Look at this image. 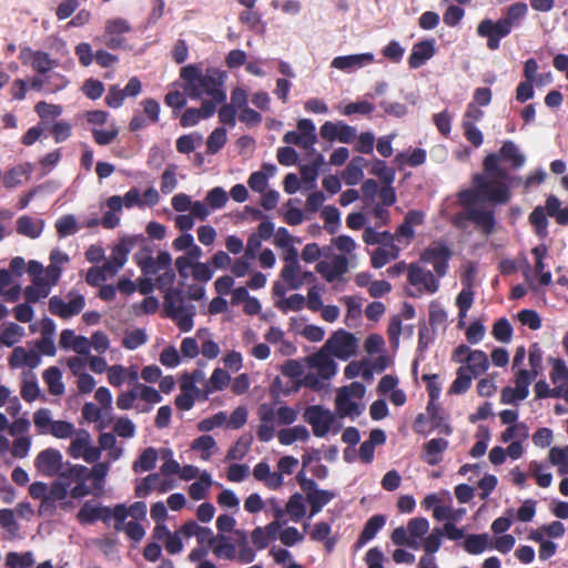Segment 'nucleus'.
<instances>
[{
	"instance_id": "obj_23",
	"label": "nucleus",
	"mask_w": 568,
	"mask_h": 568,
	"mask_svg": "<svg viewBox=\"0 0 568 568\" xmlns=\"http://www.w3.org/2000/svg\"><path fill=\"white\" fill-rule=\"evenodd\" d=\"M463 283L464 287L459 295L456 296V306L459 308V325L464 324V318L466 317L468 310L471 308L475 296L471 280L467 277Z\"/></svg>"
},
{
	"instance_id": "obj_18",
	"label": "nucleus",
	"mask_w": 568,
	"mask_h": 568,
	"mask_svg": "<svg viewBox=\"0 0 568 568\" xmlns=\"http://www.w3.org/2000/svg\"><path fill=\"white\" fill-rule=\"evenodd\" d=\"M435 54V43L433 40H424L413 45L408 64L410 69H419Z\"/></svg>"
},
{
	"instance_id": "obj_2",
	"label": "nucleus",
	"mask_w": 568,
	"mask_h": 568,
	"mask_svg": "<svg viewBox=\"0 0 568 568\" xmlns=\"http://www.w3.org/2000/svg\"><path fill=\"white\" fill-rule=\"evenodd\" d=\"M459 202L467 212L470 207H477L476 202H489L496 205H505L511 199L510 189L506 183L498 182L486 173H477L473 178V187L459 192Z\"/></svg>"
},
{
	"instance_id": "obj_28",
	"label": "nucleus",
	"mask_w": 568,
	"mask_h": 568,
	"mask_svg": "<svg viewBox=\"0 0 568 568\" xmlns=\"http://www.w3.org/2000/svg\"><path fill=\"white\" fill-rule=\"evenodd\" d=\"M385 524H386L385 516L375 515V516L368 518L362 534H359V536H358L357 545L363 546L367 541L375 538L378 530H381L385 526Z\"/></svg>"
},
{
	"instance_id": "obj_52",
	"label": "nucleus",
	"mask_w": 568,
	"mask_h": 568,
	"mask_svg": "<svg viewBox=\"0 0 568 568\" xmlns=\"http://www.w3.org/2000/svg\"><path fill=\"white\" fill-rule=\"evenodd\" d=\"M90 435L88 430L77 433V437L71 442L69 453L74 458H81L85 449L90 446Z\"/></svg>"
},
{
	"instance_id": "obj_33",
	"label": "nucleus",
	"mask_w": 568,
	"mask_h": 568,
	"mask_svg": "<svg viewBox=\"0 0 568 568\" xmlns=\"http://www.w3.org/2000/svg\"><path fill=\"white\" fill-rule=\"evenodd\" d=\"M465 368H468V372L474 374V376H478L485 374L488 368V357L487 354L483 351H474L473 354L466 357Z\"/></svg>"
},
{
	"instance_id": "obj_35",
	"label": "nucleus",
	"mask_w": 568,
	"mask_h": 568,
	"mask_svg": "<svg viewBox=\"0 0 568 568\" xmlns=\"http://www.w3.org/2000/svg\"><path fill=\"white\" fill-rule=\"evenodd\" d=\"M422 379L426 383V392L429 395L428 405H426V410L432 414V410L435 409V402L440 396L442 385L437 382L436 374H424Z\"/></svg>"
},
{
	"instance_id": "obj_42",
	"label": "nucleus",
	"mask_w": 568,
	"mask_h": 568,
	"mask_svg": "<svg viewBox=\"0 0 568 568\" xmlns=\"http://www.w3.org/2000/svg\"><path fill=\"white\" fill-rule=\"evenodd\" d=\"M390 540L396 546H406L410 549H419V541L412 538L407 528L398 527L393 529Z\"/></svg>"
},
{
	"instance_id": "obj_31",
	"label": "nucleus",
	"mask_w": 568,
	"mask_h": 568,
	"mask_svg": "<svg viewBox=\"0 0 568 568\" xmlns=\"http://www.w3.org/2000/svg\"><path fill=\"white\" fill-rule=\"evenodd\" d=\"M548 214L545 213L544 206H537L532 209L529 214V223L534 229L536 235L544 237L548 235Z\"/></svg>"
},
{
	"instance_id": "obj_40",
	"label": "nucleus",
	"mask_w": 568,
	"mask_h": 568,
	"mask_svg": "<svg viewBox=\"0 0 568 568\" xmlns=\"http://www.w3.org/2000/svg\"><path fill=\"white\" fill-rule=\"evenodd\" d=\"M17 232L22 236L36 239L41 235L42 226L36 224L32 217L23 215L17 221Z\"/></svg>"
},
{
	"instance_id": "obj_37",
	"label": "nucleus",
	"mask_w": 568,
	"mask_h": 568,
	"mask_svg": "<svg viewBox=\"0 0 568 568\" xmlns=\"http://www.w3.org/2000/svg\"><path fill=\"white\" fill-rule=\"evenodd\" d=\"M474 374L462 366L457 369L456 378L450 386L452 394H464L471 387Z\"/></svg>"
},
{
	"instance_id": "obj_29",
	"label": "nucleus",
	"mask_w": 568,
	"mask_h": 568,
	"mask_svg": "<svg viewBox=\"0 0 568 568\" xmlns=\"http://www.w3.org/2000/svg\"><path fill=\"white\" fill-rule=\"evenodd\" d=\"M278 442L282 445H291L297 440L306 442L310 439V430L303 425H297L292 428H284L278 430Z\"/></svg>"
},
{
	"instance_id": "obj_15",
	"label": "nucleus",
	"mask_w": 568,
	"mask_h": 568,
	"mask_svg": "<svg viewBox=\"0 0 568 568\" xmlns=\"http://www.w3.org/2000/svg\"><path fill=\"white\" fill-rule=\"evenodd\" d=\"M347 266L345 255H335L332 263L326 261L317 262L315 271L320 273L326 282L333 283L338 276L347 272Z\"/></svg>"
},
{
	"instance_id": "obj_24",
	"label": "nucleus",
	"mask_w": 568,
	"mask_h": 568,
	"mask_svg": "<svg viewBox=\"0 0 568 568\" xmlns=\"http://www.w3.org/2000/svg\"><path fill=\"white\" fill-rule=\"evenodd\" d=\"M51 286L47 278L32 280V285L24 287L23 296L24 301L29 304H34L41 298L50 295Z\"/></svg>"
},
{
	"instance_id": "obj_25",
	"label": "nucleus",
	"mask_w": 568,
	"mask_h": 568,
	"mask_svg": "<svg viewBox=\"0 0 568 568\" xmlns=\"http://www.w3.org/2000/svg\"><path fill=\"white\" fill-rule=\"evenodd\" d=\"M464 549L470 555L483 554L487 549H491V539L486 532L468 535L464 540Z\"/></svg>"
},
{
	"instance_id": "obj_7",
	"label": "nucleus",
	"mask_w": 568,
	"mask_h": 568,
	"mask_svg": "<svg viewBox=\"0 0 568 568\" xmlns=\"http://www.w3.org/2000/svg\"><path fill=\"white\" fill-rule=\"evenodd\" d=\"M453 256L450 247L443 242H433L430 246L423 251L420 260L424 263L432 264L437 276H445L448 260Z\"/></svg>"
},
{
	"instance_id": "obj_55",
	"label": "nucleus",
	"mask_w": 568,
	"mask_h": 568,
	"mask_svg": "<svg viewBox=\"0 0 568 568\" xmlns=\"http://www.w3.org/2000/svg\"><path fill=\"white\" fill-rule=\"evenodd\" d=\"M216 442L211 435H202L192 442L191 448L195 452H202V459L207 460L210 450L214 449Z\"/></svg>"
},
{
	"instance_id": "obj_49",
	"label": "nucleus",
	"mask_w": 568,
	"mask_h": 568,
	"mask_svg": "<svg viewBox=\"0 0 568 568\" xmlns=\"http://www.w3.org/2000/svg\"><path fill=\"white\" fill-rule=\"evenodd\" d=\"M23 335V328L16 323H10L0 333V343L7 346H13L20 342Z\"/></svg>"
},
{
	"instance_id": "obj_27",
	"label": "nucleus",
	"mask_w": 568,
	"mask_h": 568,
	"mask_svg": "<svg viewBox=\"0 0 568 568\" xmlns=\"http://www.w3.org/2000/svg\"><path fill=\"white\" fill-rule=\"evenodd\" d=\"M43 382L49 387V393L54 396L64 394V384L62 382V373L59 367L50 366L42 373Z\"/></svg>"
},
{
	"instance_id": "obj_56",
	"label": "nucleus",
	"mask_w": 568,
	"mask_h": 568,
	"mask_svg": "<svg viewBox=\"0 0 568 568\" xmlns=\"http://www.w3.org/2000/svg\"><path fill=\"white\" fill-rule=\"evenodd\" d=\"M100 506H95L90 501H85L81 509L78 510L77 520L81 524H93L99 520Z\"/></svg>"
},
{
	"instance_id": "obj_21",
	"label": "nucleus",
	"mask_w": 568,
	"mask_h": 568,
	"mask_svg": "<svg viewBox=\"0 0 568 568\" xmlns=\"http://www.w3.org/2000/svg\"><path fill=\"white\" fill-rule=\"evenodd\" d=\"M527 10V6L523 2L511 4L508 8L506 17L498 21L499 32L505 36L510 33L513 27L516 26L519 20L526 16Z\"/></svg>"
},
{
	"instance_id": "obj_32",
	"label": "nucleus",
	"mask_w": 568,
	"mask_h": 568,
	"mask_svg": "<svg viewBox=\"0 0 568 568\" xmlns=\"http://www.w3.org/2000/svg\"><path fill=\"white\" fill-rule=\"evenodd\" d=\"M135 387H136L138 393H139V398H141L145 403H148L146 405H144L141 408H139V412H141V413H150L151 409H152V406H151L152 404H156V403H161L162 402L161 394L156 389H154L153 387H151L149 385H144L142 383H136Z\"/></svg>"
},
{
	"instance_id": "obj_53",
	"label": "nucleus",
	"mask_w": 568,
	"mask_h": 568,
	"mask_svg": "<svg viewBox=\"0 0 568 568\" xmlns=\"http://www.w3.org/2000/svg\"><path fill=\"white\" fill-rule=\"evenodd\" d=\"M148 342V335L143 329L136 328L125 333L124 338H122V346L126 349H136Z\"/></svg>"
},
{
	"instance_id": "obj_63",
	"label": "nucleus",
	"mask_w": 568,
	"mask_h": 568,
	"mask_svg": "<svg viewBox=\"0 0 568 568\" xmlns=\"http://www.w3.org/2000/svg\"><path fill=\"white\" fill-rule=\"evenodd\" d=\"M55 231L59 236H70L77 232V222L73 215H63L55 221Z\"/></svg>"
},
{
	"instance_id": "obj_64",
	"label": "nucleus",
	"mask_w": 568,
	"mask_h": 568,
	"mask_svg": "<svg viewBox=\"0 0 568 568\" xmlns=\"http://www.w3.org/2000/svg\"><path fill=\"white\" fill-rule=\"evenodd\" d=\"M113 432L121 438H132L136 432V426L131 419L126 417H120L114 423Z\"/></svg>"
},
{
	"instance_id": "obj_16",
	"label": "nucleus",
	"mask_w": 568,
	"mask_h": 568,
	"mask_svg": "<svg viewBox=\"0 0 568 568\" xmlns=\"http://www.w3.org/2000/svg\"><path fill=\"white\" fill-rule=\"evenodd\" d=\"M408 282L417 286L423 285L425 292L434 294L438 290V281L430 271H425L420 266L410 265L408 267Z\"/></svg>"
},
{
	"instance_id": "obj_3",
	"label": "nucleus",
	"mask_w": 568,
	"mask_h": 568,
	"mask_svg": "<svg viewBox=\"0 0 568 568\" xmlns=\"http://www.w3.org/2000/svg\"><path fill=\"white\" fill-rule=\"evenodd\" d=\"M500 162L508 164L509 170H519L525 163V156L515 142L507 140L501 143L498 152L489 153L484 158V173L498 182L506 183L507 187L511 190L521 182V178L511 175L507 168L500 166Z\"/></svg>"
},
{
	"instance_id": "obj_51",
	"label": "nucleus",
	"mask_w": 568,
	"mask_h": 568,
	"mask_svg": "<svg viewBox=\"0 0 568 568\" xmlns=\"http://www.w3.org/2000/svg\"><path fill=\"white\" fill-rule=\"evenodd\" d=\"M371 174L379 178L382 182L387 185H392L394 179L396 178V171L387 166L386 162L376 159L373 169H371Z\"/></svg>"
},
{
	"instance_id": "obj_45",
	"label": "nucleus",
	"mask_w": 568,
	"mask_h": 568,
	"mask_svg": "<svg viewBox=\"0 0 568 568\" xmlns=\"http://www.w3.org/2000/svg\"><path fill=\"white\" fill-rule=\"evenodd\" d=\"M226 143V129L216 128L213 130L211 135L206 140V152L209 154H215L224 148Z\"/></svg>"
},
{
	"instance_id": "obj_41",
	"label": "nucleus",
	"mask_w": 568,
	"mask_h": 568,
	"mask_svg": "<svg viewBox=\"0 0 568 568\" xmlns=\"http://www.w3.org/2000/svg\"><path fill=\"white\" fill-rule=\"evenodd\" d=\"M212 486V478L207 473L202 474L199 480L191 484L189 494L192 500H203L206 491Z\"/></svg>"
},
{
	"instance_id": "obj_14",
	"label": "nucleus",
	"mask_w": 568,
	"mask_h": 568,
	"mask_svg": "<svg viewBox=\"0 0 568 568\" xmlns=\"http://www.w3.org/2000/svg\"><path fill=\"white\" fill-rule=\"evenodd\" d=\"M374 54L371 52L338 55L332 61V68L343 72H354L374 62Z\"/></svg>"
},
{
	"instance_id": "obj_54",
	"label": "nucleus",
	"mask_w": 568,
	"mask_h": 568,
	"mask_svg": "<svg viewBox=\"0 0 568 568\" xmlns=\"http://www.w3.org/2000/svg\"><path fill=\"white\" fill-rule=\"evenodd\" d=\"M275 305L282 313H287L288 311L298 312L304 307L305 298L301 294H293L287 298L277 301Z\"/></svg>"
},
{
	"instance_id": "obj_17",
	"label": "nucleus",
	"mask_w": 568,
	"mask_h": 568,
	"mask_svg": "<svg viewBox=\"0 0 568 568\" xmlns=\"http://www.w3.org/2000/svg\"><path fill=\"white\" fill-rule=\"evenodd\" d=\"M148 514V507L143 501H135L129 508H126L123 504H118L115 506V524L114 529L116 531L122 530L123 523L126 520L128 516H131L135 520H141Z\"/></svg>"
},
{
	"instance_id": "obj_4",
	"label": "nucleus",
	"mask_w": 568,
	"mask_h": 568,
	"mask_svg": "<svg viewBox=\"0 0 568 568\" xmlns=\"http://www.w3.org/2000/svg\"><path fill=\"white\" fill-rule=\"evenodd\" d=\"M163 310L166 316L172 320L180 331L187 333L193 328V317L195 315L193 305L183 303L181 291H170L163 297Z\"/></svg>"
},
{
	"instance_id": "obj_12",
	"label": "nucleus",
	"mask_w": 568,
	"mask_h": 568,
	"mask_svg": "<svg viewBox=\"0 0 568 568\" xmlns=\"http://www.w3.org/2000/svg\"><path fill=\"white\" fill-rule=\"evenodd\" d=\"M260 425L257 428V439L261 443H268L274 436V420L277 412L267 403H262L257 409Z\"/></svg>"
},
{
	"instance_id": "obj_36",
	"label": "nucleus",
	"mask_w": 568,
	"mask_h": 568,
	"mask_svg": "<svg viewBox=\"0 0 568 568\" xmlns=\"http://www.w3.org/2000/svg\"><path fill=\"white\" fill-rule=\"evenodd\" d=\"M133 261L140 266L143 275H154L152 248L150 246H141L133 255Z\"/></svg>"
},
{
	"instance_id": "obj_48",
	"label": "nucleus",
	"mask_w": 568,
	"mask_h": 568,
	"mask_svg": "<svg viewBox=\"0 0 568 568\" xmlns=\"http://www.w3.org/2000/svg\"><path fill=\"white\" fill-rule=\"evenodd\" d=\"M399 255V248H393V254H388L386 247H377L371 255V265L375 268H382L387 265L390 260H396Z\"/></svg>"
},
{
	"instance_id": "obj_1",
	"label": "nucleus",
	"mask_w": 568,
	"mask_h": 568,
	"mask_svg": "<svg viewBox=\"0 0 568 568\" xmlns=\"http://www.w3.org/2000/svg\"><path fill=\"white\" fill-rule=\"evenodd\" d=\"M181 78L185 81V92L192 99H199L206 94L215 101H226V93L223 89L225 72L215 68L202 69L195 64H189L181 69Z\"/></svg>"
},
{
	"instance_id": "obj_46",
	"label": "nucleus",
	"mask_w": 568,
	"mask_h": 568,
	"mask_svg": "<svg viewBox=\"0 0 568 568\" xmlns=\"http://www.w3.org/2000/svg\"><path fill=\"white\" fill-rule=\"evenodd\" d=\"M551 364L550 381L555 385L566 384L568 381V367L561 358H549Z\"/></svg>"
},
{
	"instance_id": "obj_22",
	"label": "nucleus",
	"mask_w": 568,
	"mask_h": 568,
	"mask_svg": "<svg viewBox=\"0 0 568 568\" xmlns=\"http://www.w3.org/2000/svg\"><path fill=\"white\" fill-rule=\"evenodd\" d=\"M335 408L339 417H356L363 413L359 405L351 400L346 387L337 393Z\"/></svg>"
},
{
	"instance_id": "obj_47",
	"label": "nucleus",
	"mask_w": 568,
	"mask_h": 568,
	"mask_svg": "<svg viewBox=\"0 0 568 568\" xmlns=\"http://www.w3.org/2000/svg\"><path fill=\"white\" fill-rule=\"evenodd\" d=\"M363 239L367 245L379 244L385 246L386 243H390V241H393V234L388 231L377 232L374 227L368 226L364 231Z\"/></svg>"
},
{
	"instance_id": "obj_58",
	"label": "nucleus",
	"mask_w": 568,
	"mask_h": 568,
	"mask_svg": "<svg viewBox=\"0 0 568 568\" xmlns=\"http://www.w3.org/2000/svg\"><path fill=\"white\" fill-rule=\"evenodd\" d=\"M109 471L108 462L95 463L92 469L87 468V480H93L94 487L100 488Z\"/></svg>"
},
{
	"instance_id": "obj_8",
	"label": "nucleus",
	"mask_w": 568,
	"mask_h": 568,
	"mask_svg": "<svg viewBox=\"0 0 568 568\" xmlns=\"http://www.w3.org/2000/svg\"><path fill=\"white\" fill-rule=\"evenodd\" d=\"M139 242L136 236L122 237L119 243L113 247L109 258L104 262L105 270L109 275H115L118 271L125 265L129 253L133 246Z\"/></svg>"
},
{
	"instance_id": "obj_19",
	"label": "nucleus",
	"mask_w": 568,
	"mask_h": 568,
	"mask_svg": "<svg viewBox=\"0 0 568 568\" xmlns=\"http://www.w3.org/2000/svg\"><path fill=\"white\" fill-rule=\"evenodd\" d=\"M448 442L444 438H433L424 443L422 459L430 466H435L443 460V453L447 449Z\"/></svg>"
},
{
	"instance_id": "obj_20",
	"label": "nucleus",
	"mask_w": 568,
	"mask_h": 568,
	"mask_svg": "<svg viewBox=\"0 0 568 568\" xmlns=\"http://www.w3.org/2000/svg\"><path fill=\"white\" fill-rule=\"evenodd\" d=\"M32 172V165L30 163H22L11 169H8L2 175V185L7 190L18 187L22 180H29Z\"/></svg>"
},
{
	"instance_id": "obj_11",
	"label": "nucleus",
	"mask_w": 568,
	"mask_h": 568,
	"mask_svg": "<svg viewBox=\"0 0 568 568\" xmlns=\"http://www.w3.org/2000/svg\"><path fill=\"white\" fill-rule=\"evenodd\" d=\"M457 219H465L474 223L485 235H490L495 232L496 217L494 210L484 207H470L467 210V212H464L463 215L458 216Z\"/></svg>"
},
{
	"instance_id": "obj_57",
	"label": "nucleus",
	"mask_w": 568,
	"mask_h": 568,
	"mask_svg": "<svg viewBox=\"0 0 568 568\" xmlns=\"http://www.w3.org/2000/svg\"><path fill=\"white\" fill-rule=\"evenodd\" d=\"M324 163V158L322 154H317L312 164L303 165L301 168V176L304 183L314 184L317 179V171Z\"/></svg>"
},
{
	"instance_id": "obj_6",
	"label": "nucleus",
	"mask_w": 568,
	"mask_h": 568,
	"mask_svg": "<svg viewBox=\"0 0 568 568\" xmlns=\"http://www.w3.org/2000/svg\"><path fill=\"white\" fill-rule=\"evenodd\" d=\"M304 422L311 424L316 437H324L335 423V416L321 405H311L303 413Z\"/></svg>"
},
{
	"instance_id": "obj_50",
	"label": "nucleus",
	"mask_w": 568,
	"mask_h": 568,
	"mask_svg": "<svg viewBox=\"0 0 568 568\" xmlns=\"http://www.w3.org/2000/svg\"><path fill=\"white\" fill-rule=\"evenodd\" d=\"M286 511L290 514L292 520H302L305 515V505L303 503V496L300 493H295L291 496L286 505Z\"/></svg>"
},
{
	"instance_id": "obj_61",
	"label": "nucleus",
	"mask_w": 568,
	"mask_h": 568,
	"mask_svg": "<svg viewBox=\"0 0 568 568\" xmlns=\"http://www.w3.org/2000/svg\"><path fill=\"white\" fill-rule=\"evenodd\" d=\"M407 529L412 538L418 540L429 530V521L423 517L409 519Z\"/></svg>"
},
{
	"instance_id": "obj_10",
	"label": "nucleus",
	"mask_w": 568,
	"mask_h": 568,
	"mask_svg": "<svg viewBox=\"0 0 568 568\" xmlns=\"http://www.w3.org/2000/svg\"><path fill=\"white\" fill-rule=\"evenodd\" d=\"M34 467L42 476H57L63 468L61 452L54 448H47L40 452L34 459Z\"/></svg>"
},
{
	"instance_id": "obj_60",
	"label": "nucleus",
	"mask_w": 568,
	"mask_h": 568,
	"mask_svg": "<svg viewBox=\"0 0 568 568\" xmlns=\"http://www.w3.org/2000/svg\"><path fill=\"white\" fill-rule=\"evenodd\" d=\"M513 334L511 325L506 317L496 321L493 327V335L500 343H509Z\"/></svg>"
},
{
	"instance_id": "obj_9",
	"label": "nucleus",
	"mask_w": 568,
	"mask_h": 568,
	"mask_svg": "<svg viewBox=\"0 0 568 568\" xmlns=\"http://www.w3.org/2000/svg\"><path fill=\"white\" fill-rule=\"evenodd\" d=\"M84 305V296L80 294L72 296L68 303H64L59 295H53L49 301V311L53 316H60L67 320L80 315Z\"/></svg>"
},
{
	"instance_id": "obj_62",
	"label": "nucleus",
	"mask_w": 568,
	"mask_h": 568,
	"mask_svg": "<svg viewBox=\"0 0 568 568\" xmlns=\"http://www.w3.org/2000/svg\"><path fill=\"white\" fill-rule=\"evenodd\" d=\"M205 202L213 210L222 209L227 202V194L224 189L214 187L206 193Z\"/></svg>"
},
{
	"instance_id": "obj_44",
	"label": "nucleus",
	"mask_w": 568,
	"mask_h": 568,
	"mask_svg": "<svg viewBox=\"0 0 568 568\" xmlns=\"http://www.w3.org/2000/svg\"><path fill=\"white\" fill-rule=\"evenodd\" d=\"M529 436V428L526 423L519 422L507 427L500 435L501 443H510L516 437L519 439H527Z\"/></svg>"
},
{
	"instance_id": "obj_59",
	"label": "nucleus",
	"mask_w": 568,
	"mask_h": 568,
	"mask_svg": "<svg viewBox=\"0 0 568 568\" xmlns=\"http://www.w3.org/2000/svg\"><path fill=\"white\" fill-rule=\"evenodd\" d=\"M53 423L49 409L40 408L33 413V424L40 434H48Z\"/></svg>"
},
{
	"instance_id": "obj_13",
	"label": "nucleus",
	"mask_w": 568,
	"mask_h": 568,
	"mask_svg": "<svg viewBox=\"0 0 568 568\" xmlns=\"http://www.w3.org/2000/svg\"><path fill=\"white\" fill-rule=\"evenodd\" d=\"M305 363L311 368H315L317 375L323 379H329L336 374V364L332 358V354L323 349L306 356Z\"/></svg>"
},
{
	"instance_id": "obj_26",
	"label": "nucleus",
	"mask_w": 568,
	"mask_h": 568,
	"mask_svg": "<svg viewBox=\"0 0 568 568\" xmlns=\"http://www.w3.org/2000/svg\"><path fill=\"white\" fill-rule=\"evenodd\" d=\"M159 453L153 447H148L141 452L139 458L132 463V471H152L156 467Z\"/></svg>"
},
{
	"instance_id": "obj_34",
	"label": "nucleus",
	"mask_w": 568,
	"mask_h": 568,
	"mask_svg": "<svg viewBox=\"0 0 568 568\" xmlns=\"http://www.w3.org/2000/svg\"><path fill=\"white\" fill-rule=\"evenodd\" d=\"M335 497L336 494L333 490H315L312 494H308V497L305 498L311 504V516L320 513L324 506Z\"/></svg>"
},
{
	"instance_id": "obj_39",
	"label": "nucleus",
	"mask_w": 568,
	"mask_h": 568,
	"mask_svg": "<svg viewBox=\"0 0 568 568\" xmlns=\"http://www.w3.org/2000/svg\"><path fill=\"white\" fill-rule=\"evenodd\" d=\"M301 265H283L280 277L286 283L290 290H300L302 287Z\"/></svg>"
},
{
	"instance_id": "obj_30",
	"label": "nucleus",
	"mask_w": 568,
	"mask_h": 568,
	"mask_svg": "<svg viewBox=\"0 0 568 568\" xmlns=\"http://www.w3.org/2000/svg\"><path fill=\"white\" fill-rule=\"evenodd\" d=\"M230 383V374L222 369L215 368L211 378L204 384V398L207 394L223 390Z\"/></svg>"
},
{
	"instance_id": "obj_38",
	"label": "nucleus",
	"mask_w": 568,
	"mask_h": 568,
	"mask_svg": "<svg viewBox=\"0 0 568 568\" xmlns=\"http://www.w3.org/2000/svg\"><path fill=\"white\" fill-rule=\"evenodd\" d=\"M58 480L70 481V485L74 481H87V467L83 465H71L67 464V467L58 474Z\"/></svg>"
},
{
	"instance_id": "obj_43",
	"label": "nucleus",
	"mask_w": 568,
	"mask_h": 568,
	"mask_svg": "<svg viewBox=\"0 0 568 568\" xmlns=\"http://www.w3.org/2000/svg\"><path fill=\"white\" fill-rule=\"evenodd\" d=\"M6 564L9 568H30L33 566L34 559L30 551L23 554L10 551L6 557Z\"/></svg>"
},
{
	"instance_id": "obj_5",
	"label": "nucleus",
	"mask_w": 568,
	"mask_h": 568,
	"mask_svg": "<svg viewBox=\"0 0 568 568\" xmlns=\"http://www.w3.org/2000/svg\"><path fill=\"white\" fill-rule=\"evenodd\" d=\"M357 339L354 334L345 331L333 333L323 346V351L336 358L347 361L356 353Z\"/></svg>"
}]
</instances>
